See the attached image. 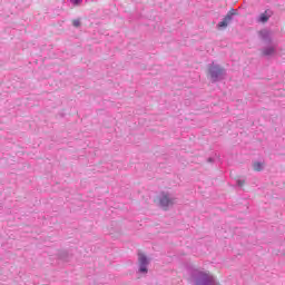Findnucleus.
Masks as SVG:
<instances>
[{
	"label": "nucleus",
	"mask_w": 285,
	"mask_h": 285,
	"mask_svg": "<svg viewBox=\"0 0 285 285\" xmlns=\"http://www.w3.org/2000/svg\"><path fill=\"white\" fill-rule=\"evenodd\" d=\"M187 273L190 275L194 285H219L215 276L208 272L195 268L193 265L186 266Z\"/></svg>",
	"instance_id": "f257e3e1"
},
{
	"label": "nucleus",
	"mask_w": 285,
	"mask_h": 285,
	"mask_svg": "<svg viewBox=\"0 0 285 285\" xmlns=\"http://www.w3.org/2000/svg\"><path fill=\"white\" fill-rule=\"evenodd\" d=\"M208 77L212 83H217V81H223V79H226V69L213 62L208 65Z\"/></svg>",
	"instance_id": "f03ea898"
},
{
	"label": "nucleus",
	"mask_w": 285,
	"mask_h": 285,
	"mask_svg": "<svg viewBox=\"0 0 285 285\" xmlns=\"http://www.w3.org/2000/svg\"><path fill=\"white\" fill-rule=\"evenodd\" d=\"M158 202L160 208L167 210L170 206H175V204H177V197L170 193L163 191L158 196Z\"/></svg>",
	"instance_id": "7ed1b4c3"
},
{
	"label": "nucleus",
	"mask_w": 285,
	"mask_h": 285,
	"mask_svg": "<svg viewBox=\"0 0 285 285\" xmlns=\"http://www.w3.org/2000/svg\"><path fill=\"white\" fill-rule=\"evenodd\" d=\"M148 266H150V259L144 253H138V273L140 275H148Z\"/></svg>",
	"instance_id": "20e7f679"
},
{
	"label": "nucleus",
	"mask_w": 285,
	"mask_h": 285,
	"mask_svg": "<svg viewBox=\"0 0 285 285\" xmlns=\"http://www.w3.org/2000/svg\"><path fill=\"white\" fill-rule=\"evenodd\" d=\"M233 17H235V10L229 11L225 16V18L220 22H218L217 24L218 30H224L228 28V24L230 23V21H233Z\"/></svg>",
	"instance_id": "39448f33"
},
{
	"label": "nucleus",
	"mask_w": 285,
	"mask_h": 285,
	"mask_svg": "<svg viewBox=\"0 0 285 285\" xmlns=\"http://www.w3.org/2000/svg\"><path fill=\"white\" fill-rule=\"evenodd\" d=\"M263 57H275L277 55V45H269L261 49Z\"/></svg>",
	"instance_id": "423d86ee"
},
{
	"label": "nucleus",
	"mask_w": 285,
	"mask_h": 285,
	"mask_svg": "<svg viewBox=\"0 0 285 285\" xmlns=\"http://www.w3.org/2000/svg\"><path fill=\"white\" fill-rule=\"evenodd\" d=\"M258 37L262 39V41H265V43H273V33L268 29H262L258 32Z\"/></svg>",
	"instance_id": "0eeeda50"
},
{
	"label": "nucleus",
	"mask_w": 285,
	"mask_h": 285,
	"mask_svg": "<svg viewBox=\"0 0 285 285\" xmlns=\"http://www.w3.org/2000/svg\"><path fill=\"white\" fill-rule=\"evenodd\" d=\"M271 17H273V10L267 9L257 17V22L258 23H267V21H268V19H271Z\"/></svg>",
	"instance_id": "6e6552de"
},
{
	"label": "nucleus",
	"mask_w": 285,
	"mask_h": 285,
	"mask_svg": "<svg viewBox=\"0 0 285 285\" xmlns=\"http://www.w3.org/2000/svg\"><path fill=\"white\" fill-rule=\"evenodd\" d=\"M253 168H254V170H256V173H261V170H264V163L255 161L253 164Z\"/></svg>",
	"instance_id": "1a4fd4ad"
},
{
	"label": "nucleus",
	"mask_w": 285,
	"mask_h": 285,
	"mask_svg": "<svg viewBox=\"0 0 285 285\" xmlns=\"http://www.w3.org/2000/svg\"><path fill=\"white\" fill-rule=\"evenodd\" d=\"M72 26H73V28H79V26H81V20L80 19L73 20Z\"/></svg>",
	"instance_id": "9d476101"
},
{
	"label": "nucleus",
	"mask_w": 285,
	"mask_h": 285,
	"mask_svg": "<svg viewBox=\"0 0 285 285\" xmlns=\"http://www.w3.org/2000/svg\"><path fill=\"white\" fill-rule=\"evenodd\" d=\"M245 184H246V180L238 179L236 181V186H238V188H242V186H244Z\"/></svg>",
	"instance_id": "9b49d317"
},
{
	"label": "nucleus",
	"mask_w": 285,
	"mask_h": 285,
	"mask_svg": "<svg viewBox=\"0 0 285 285\" xmlns=\"http://www.w3.org/2000/svg\"><path fill=\"white\" fill-rule=\"evenodd\" d=\"M81 1L83 0H71V3H73V6H79L81 4Z\"/></svg>",
	"instance_id": "f8f14e48"
},
{
	"label": "nucleus",
	"mask_w": 285,
	"mask_h": 285,
	"mask_svg": "<svg viewBox=\"0 0 285 285\" xmlns=\"http://www.w3.org/2000/svg\"><path fill=\"white\" fill-rule=\"evenodd\" d=\"M209 164H213L215 160L213 158H208Z\"/></svg>",
	"instance_id": "ddd939ff"
}]
</instances>
